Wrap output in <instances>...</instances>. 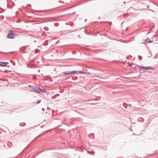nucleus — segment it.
I'll return each instance as SVG.
<instances>
[{
  "label": "nucleus",
  "mask_w": 158,
  "mask_h": 158,
  "mask_svg": "<svg viewBox=\"0 0 158 158\" xmlns=\"http://www.w3.org/2000/svg\"><path fill=\"white\" fill-rule=\"evenodd\" d=\"M7 36L8 38H9L13 39L15 37V34L12 31H10L9 33L8 34Z\"/></svg>",
  "instance_id": "f257e3e1"
},
{
  "label": "nucleus",
  "mask_w": 158,
  "mask_h": 158,
  "mask_svg": "<svg viewBox=\"0 0 158 158\" xmlns=\"http://www.w3.org/2000/svg\"><path fill=\"white\" fill-rule=\"evenodd\" d=\"M77 71H73L71 72H63V73L65 75H68L69 74H77Z\"/></svg>",
  "instance_id": "f03ea898"
},
{
  "label": "nucleus",
  "mask_w": 158,
  "mask_h": 158,
  "mask_svg": "<svg viewBox=\"0 0 158 158\" xmlns=\"http://www.w3.org/2000/svg\"><path fill=\"white\" fill-rule=\"evenodd\" d=\"M34 91L35 93H41V89L39 87H35L34 88Z\"/></svg>",
  "instance_id": "7ed1b4c3"
},
{
  "label": "nucleus",
  "mask_w": 158,
  "mask_h": 158,
  "mask_svg": "<svg viewBox=\"0 0 158 158\" xmlns=\"http://www.w3.org/2000/svg\"><path fill=\"white\" fill-rule=\"evenodd\" d=\"M140 68L141 69H144L146 70H148V69H154L152 67L149 66L148 67H143V66H140Z\"/></svg>",
  "instance_id": "20e7f679"
},
{
  "label": "nucleus",
  "mask_w": 158,
  "mask_h": 158,
  "mask_svg": "<svg viewBox=\"0 0 158 158\" xmlns=\"http://www.w3.org/2000/svg\"><path fill=\"white\" fill-rule=\"evenodd\" d=\"M8 62H4L0 61V66L2 67H6L7 66V64H8Z\"/></svg>",
  "instance_id": "39448f33"
},
{
  "label": "nucleus",
  "mask_w": 158,
  "mask_h": 158,
  "mask_svg": "<svg viewBox=\"0 0 158 158\" xmlns=\"http://www.w3.org/2000/svg\"><path fill=\"white\" fill-rule=\"evenodd\" d=\"M46 91L45 89H41V92H43V93H46Z\"/></svg>",
  "instance_id": "423d86ee"
},
{
  "label": "nucleus",
  "mask_w": 158,
  "mask_h": 158,
  "mask_svg": "<svg viewBox=\"0 0 158 158\" xmlns=\"http://www.w3.org/2000/svg\"><path fill=\"white\" fill-rule=\"evenodd\" d=\"M78 72H79L80 73H83V72H81V71H80V72L78 71Z\"/></svg>",
  "instance_id": "0eeeda50"
},
{
  "label": "nucleus",
  "mask_w": 158,
  "mask_h": 158,
  "mask_svg": "<svg viewBox=\"0 0 158 158\" xmlns=\"http://www.w3.org/2000/svg\"><path fill=\"white\" fill-rule=\"evenodd\" d=\"M40 101H41V100L38 101L37 102V103H40Z\"/></svg>",
  "instance_id": "6e6552de"
},
{
  "label": "nucleus",
  "mask_w": 158,
  "mask_h": 158,
  "mask_svg": "<svg viewBox=\"0 0 158 158\" xmlns=\"http://www.w3.org/2000/svg\"><path fill=\"white\" fill-rule=\"evenodd\" d=\"M129 66H131V64H129Z\"/></svg>",
  "instance_id": "1a4fd4ad"
}]
</instances>
